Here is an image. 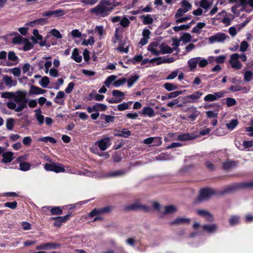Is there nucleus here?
Here are the masks:
<instances>
[{
	"instance_id": "obj_25",
	"label": "nucleus",
	"mask_w": 253,
	"mask_h": 253,
	"mask_svg": "<svg viewBox=\"0 0 253 253\" xmlns=\"http://www.w3.org/2000/svg\"><path fill=\"white\" fill-rule=\"evenodd\" d=\"M33 36L31 37V39L33 42L34 43H38V41H41L42 39V36L39 34V31L37 29L33 30Z\"/></svg>"
},
{
	"instance_id": "obj_9",
	"label": "nucleus",
	"mask_w": 253,
	"mask_h": 253,
	"mask_svg": "<svg viewBox=\"0 0 253 253\" xmlns=\"http://www.w3.org/2000/svg\"><path fill=\"white\" fill-rule=\"evenodd\" d=\"M224 94V92L220 91L214 92L213 94H209L205 96L204 99L207 102L213 101L223 97Z\"/></svg>"
},
{
	"instance_id": "obj_5",
	"label": "nucleus",
	"mask_w": 253,
	"mask_h": 253,
	"mask_svg": "<svg viewBox=\"0 0 253 253\" xmlns=\"http://www.w3.org/2000/svg\"><path fill=\"white\" fill-rule=\"evenodd\" d=\"M181 7L179 8L175 13L174 17L178 18L182 16L184 13L189 11L192 8V5L187 0H183L181 2Z\"/></svg>"
},
{
	"instance_id": "obj_41",
	"label": "nucleus",
	"mask_w": 253,
	"mask_h": 253,
	"mask_svg": "<svg viewBox=\"0 0 253 253\" xmlns=\"http://www.w3.org/2000/svg\"><path fill=\"white\" fill-rule=\"evenodd\" d=\"M53 171H54L57 173L60 172H64L65 171V169H64L62 165L60 164L54 163Z\"/></svg>"
},
{
	"instance_id": "obj_29",
	"label": "nucleus",
	"mask_w": 253,
	"mask_h": 253,
	"mask_svg": "<svg viewBox=\"0 0 253 253\" xmlns=\"http://www.w3.org/2000/svg\"><path fill=\"white\" fill-rule=\"evenodd\" d=\"M48 23V20L46 18H40L34 20L30 22V25L34 26L35 25H43Z\"/></svg>"
},
{
	"instance_id": "obj_6",
	"label": "nucleus",
	"mask_w": 253,
	"mask_h": 253,
	"mask_svg": "<svg viewBox=\"0 0 253 253\" xmlns=\"http://www.w3.org/2000/svg\"><path fill=\"white\" fill-rule=\"evenodd\" d=\"M240 58V54L238 53H234L231 55L229 62L233 68L236 70L240 69L242 67V64L238 60Z\"/></svg>"
},
{
	"instance_id": "obj_54",
	"label": "nucleus",
	"mask_w": 253,
	"mask_h": 253,
	"mask_svg": "<svg viewBox=\"0 0 253 253\" xmlns=\"http://www.w3.org/2000/svg\"><path fill=\"white\" fill-rule=\"evenodd\" d=\"M164 87L168 91H171L177 88V86L171 83H166Z\"/></svg>"
},
{
	"instance_id": "obj_38",
	"label": "nucleus",
	"mask_w": 253,
	"mask_h": 253,
	"mask_svg": "<svg viewBox=\"0 0 253 253\" xmlns=\"http://www.w3.org/2000/svg\"><path fill=\"white\" fill-rule=\"evenodd\" d=\"M20 169L22 171H27L30 169L31 165L29 163L21 162L19 164Z\"/></svg>"
},
{
	"instance_id": "obj_55",
	"label": "nucleus",
	"mask_w": 253,
	"mask_h": 253,
	"mask_svg": "<svg viewBox=\"0 0 253 253\" xmlns=\"http://www.w3.org/2000/svg\"><path fill=\"white\" fill-rule=\"evenodd\" d=\"M237 103L236 100L233 98L228 97L226 98V104L228 107L235 105Z\"/></svg>"
},
{
	"instance_id": "obj_40",
	"label": "nucleus",
	"mask_w": 253,
	"mask_h": 253,
	"mask_svg": "<svg viewBox=\"0 0 253 253\" xmlns=\"http://www.w3.org/2000/svg\"><path fill=\"white\" fill-rule=\"evenodd\" d=\"M139 208H143L146 210L148 209V208L145 206L137 205L136 204H132L129 206H128L127 207H126V209L128 210H135Z\"/></svg>"
},
{
	"instance_id": "obj_12",
	"label": "nucleus",
	"mask_w": 253,
	"mask_h": 253,
	"mask_svg": "<svg viewBox=\"0 0 253 253\" xmlns=\"http://www.w3.org/2000/svg\"><path fill=\"white\" fill-rule=\"evenodd\" d=\"M241 186L239 184H233L224 187L220 191V194L224 195L232 193L240 188Z\"/></svg>"
},
{
	"instance_id": "obj_30",
	"label": "nucleus",
	"mask_w": 253,
	"mask_h": 253,
	"mask_svg": "<svg viewBox=\"0 0 253 253\" xmlns=\"http://www.w3.org/2000/svg\"><path fill=\"white\" fill-rule=\"evenodd\" d=\"M141 18L143 19V23L145 25L151 24L153 23V19L151 15H142Z\"/></svg>"
},
{
	"instance_id": "obj_46",
	"label": "nucleus",
	"mask_w": 253,
	"mask_h": 253,
	"mask_svg": "<svg viewBox=\"0 0 253 253\" xmlns=\"http://www.w3.org/2000/svg\"><path fill=\"white\" fill-rule=\"evenodd\" d=\"M53 15L55 17H59L64 15L66 14L65 11L62 9H58L52 11Z\"/></svg>"
},
{
	"instance_id": "obj_1",
	"label": "nucleus",
	"mask_w": 253,
	"mask_h": 253,
	"mask_svg": "<svg viewBox=\"0 0 253 253\" xmlns=\"http://www.w3.org/2000/svg\"><path fill=\"white\" fill-rule=\"evenodd\" d=\"M117 5H114L110 0H101L99 3L91 8L89 12L98 17H105L110 14Z\"/></svg>"
},
{
	"instance_id": "obj_58",
	"label": "nucleus",
	"mask_w": 253,
	"mask_h": 253,
	"mask_svg": "<svg viewBox=\"0 0 253 253\" xmlns=\"http://www.w3.org/2000/svg\"><path fill=\"white\" fill-rule=\"evenodd\" d=\"M191 39V36L189 33H185L181 38V40L185 42H188L190 41Z\"/></svg>"
},
{
	"instance_id": "obj_17",
	"label": "nucleus",
	"mask_w": 253,
	"mask_h": 253,
	"mask_svg": "<svg viewBox=\"0 0 253 253\" xmlns=\"http://www.w3.org/2000/svg\"><path fill=\"white\" fill-rule=\"evenodd\" d=\"M203 229L204 231L208 233H214L218 229V226L216 224H205L202 226Z\"/></svg>"
},
{
	"instance_id": "obj_37",
	"label": "nucleus",
	"mask_w": 253,
	"mask_h": 253,
	"mask_svg": "<svg viewBox=\"0 0 253 253\" xmlns=\"http://www.w3.org/2000/svg\"><path fill=\"white\" fill-rule=\"evenodd\" d=\"M112 95H113V96L118 98V99H122V101L125 98H124V96H125L124 92H123L120 90H114L112 91Z\"/></svg>"
},
{
	"instance_id": "obj_27",
	"label": "nucleus",
	"mask_w": 253,
	"mask_h": 253,
	"mask_svg": "<svg viewBox=\"0 0 253 253\" xmlns=\"http://www.w3.org/2000/svg\"><path fill=\"white\" fill-rule=\"evenodd\" d=\"M71 58L77 62L80 63L82 61V57L79 54V52L77 48H75L73 49Z\"/></svg>"
},
{
	"instance_id": "obj_26",
	"label": "nucleus",
	"mask_w": 253,
	"mask_h": 253,
	"mask_svg": "<svg viewBox=\"0 0 253 253\" xmlns=\"http://www.w3.org/2000/svg\"><path fill=\"white\" fill-rule=\"evenodd\" d=\"M177 211L176 207L173 205L167 206L165 207V211L163 213L165 214H169L175 213Z\"/></svg>"
},
{
	"instance_id": "obj_56",
	"label": "nucleus",
	"mask_w": 253,
	"mask_h": 253,
	"mask_svg": "<svg viewBox=\"0 0 253 253\" xmlns=\"http://www.w3.org/2000/svg\"><path fill=\"white\" fill-rule=\"evenodd\" d=\"M50 33L54 37H56L57 39H61L62 38V35L60 34V33L57 30L55 29H52L50 31Z\"/></svg>"
},
{
	"instance_id": "obj_2",
	"label": "nucleus",
	"mask_w": 253,
	"mask_h": 253,
	"mask_svg": "<svg viewBox=\"0 0 253 253\" xmlns=\"http://www.w3.org/2000/svg\"><path fill=\"white\" fill-rule=\"evenodd\" d=\"M189 70L194 71L199 65L200 68H204L208 64V61L207 59L201 57H196L190 58L187 62Z\"/></svg>"
},
{
	"instance_id": "obj_45",
	"label": "nucleus",
	"mask_w": 253,
	"mask_h": 253,
	"mask_svg": "<svg viewBox=\"0 0 253 253\" xmlns=\"http://www.w3.org/2000/svg\"><path fill=\"white\" fill-rule=\"evenodd\" d=\"M190 27V24L182 25H180L179 26H174V27H173V30L175 32H177L183 30H187V29H189Z\"/></svg>"
},
{
	"instance_id": "obj_52",
	"label": "nucleus",
	"mask_w": 253,
	"mask_h": 253,
	"mask_svg": "<svg viewBox=\"0 0 253 253\" xmlns=\"http://www.w3.org/2000/svg\"><path fill=\"white\" fill-rule=\"evenodd\" d=\"M231 3L238 2L240 6H245L247 4V0H228Z\"/></svg>"
},
{
	"instance_id": "obj_60",
	"label": "nucleus",
	"mask_w": 253,
	"mask_h": 253,
	"mask_svg": "<svg viewBox=\"0 0 253 253\" xmlns=\"http://www.w3.org/2000/svg\"><path fill=\"white\" fill-rule=\"evenodd\" d=\"M249 44L247 42L243 41L240 44V50L242 52H244L247 50Z\"/></svg>"
},
{
	"instance_id": "obj_16",
	"label": "nucleus",
	"mask_w": 253,
	"mask_h": 253,
	"mask_svg": "<svg viewBox=\"0 0 253 253\" xmlns=\"http://www.w3.org/2000/svg\"><path fill=\"white\" fill-rule=\"evenodd\" d=\"M190 221V219L188 218L182 217H178L171 222V224L180 225L184 224H188Z\"/></svg>"
},
{
	"instance_id": "obj_43",
	"label": "nucleus",
	"mask_w": 253,
	"mask_h": 253,
	"mask_svg": "<svg viewBox=\"0 0 253 253\" xmlns=\"http://www.w3.org/2000/svg\"><path fill=\"white\" fill-rule=\"evenodd\" d=\"M99 0H80L83 5L92 6L96 4Z\"/></svg>"
},
{
	"instance_id": "obj_20",
	"label": "nucleus",
	"mask_w": 253,
	"mask_h": 253,
	"mask_svg": "<svg viewBox=\"0 0 253 253\" xmlns=\"http://www.w3.org/2000/svg\"><path fill=\"white\" fill-rule=\"evenodd\" d=\"M142 114L145 116L151 118L154 116L155 112L152 108L150 107H145L142 110Z\"/></svg>"
},
{
	"instance_id": "obj_48",
	"label": "nucleus",
	"mask_w": 253,
	"mask_h": 253,
	"mask_svg": "<svg viewBox=\"0 0 253 253\" xmlns=\"http://www.w3.org/2000/svg\"><path fill=\"white\" fill-rule=\"evenodd\" d=\"M49 83V80L47 77H43L41 79L40 84L42 87H46Z\"/></svg>"
},
{
	"instance_id": "obj_13",
	"label": "nucleus",
	"mask_w": 253,
	"mask_h": 253,
	"mask_svg": "<svg viewBox=\"0 0 253 253\" xmlns=\"http://www.w3.org/2000/svg\"><path fill=\"white\" fill-rule=\"evenodd\" d=\"M60 246L59 245L53 243L47 242L39 246H37L36 249L38 250H51L57 249Z\"/></svg>"
},
{
	"instance_id": "obj_4",
	"label": "nucleus",
	"mask_w": 253,
	"mask_h": 253,
	"mask_svg": "<svg viewBox=\"0 0 253 253\" xmlns=\"http://www.w3.org/2000/svg\"><path fill=\"white\" fill-rule=\"evenodd\" d=\"M215 194V191L211 188H205L201 190L198 201L202 202L210 199Z\"/></svg>"
},
{
	"instance_id": "obj_10",
	"label": "nucleus",
	"mask_w": 253,
	"mask_h": 253,
	"mask_svg": "<svg viewBox=\"0 0 253 253\" xmlns=\"http://www.w3.org/2000/svg\"><path fill=\"white\" fill-rule=\"evenodd\" d=\"M226 39V36L225 34L218 33L209 39L210 43H213L215 42H223Z\"/></svg>"
},
{
	"instance_id": "obj_21",
	"label": "nucleus",
	"mask_w": 253,
	"mask_h": 253,
	"mask_svg": "<svg viewBox=\"0 0 253 253\" xmlns=\"http://www.w3.org/2000/svg\"><path fill=\"white\" fill-rule=\"evenodd\" d=\"M70 216V214H67L64 216H58L57 220L54 222L53 225L55 226H60L62 223L67 221Z\"/></svg>"
},
{
	"instance_id": "obj_51",
	"label": "nucleus",
	"mask_w": 253,
	"mask_h": 253,
	"mask_svg": "<svg viewBox=\"0 0 253 253\" xmlns=\"http://www.w3.org/2000/svg\"><path fill=\"white\" fill-rule=\"evenodd\" d=\"M129 24V20L126 17H123L120 21V25L124 28L128 27Z\"/></svg>"
},
{
	"instance_id": "obj_11",
	"label": "nucleus",
	"mask_w": 253,
	"mask_h": 253,
	"mask_svg": "<svg viewBox=\"0 0 253 253\" xmlns=\"http://www.w3.org/2000/svg\"><path fill=\"white\" fill-rule=\"evenodd\" d=\"M95 144H97L101 150L105 151L111 145L110 139L109 137H105L100 140L96 141Z\"/></svg>"
},
{
	"instance_id": "obj_53",
	"label": "nucleus",
	"mask_w": 253,
	"mask_h": 253,
	"mask_svg": "<svg viewBox=\"0 0 253 253\" xmlns=\"http://www.w3.org/2000/svg\"><path fill=\"white\" fill-rule=\"evenodd\" d=\"M101 118L105 120L106 123H109L113 122L115 117L112 116L103 114L101 115Z\"/></svg>"
},
{
	"instance_id": "obj_24",
	"label": "nucleus",
	"mask_w": 253,
	"mask_h": 253,
	"mask_svg": "<svg viewBox=\"0 0 253 253\" xmlns=\"http://www.w3.org/2000/svg\"><path fill=\"white\" fill-rule=\"evenodd\" d=\"M187 111H189L192 113V114L188 116V118L191 121H194L200 114V112L197 110L196 108H189L187 109Z\"/></svg>"
},
{
	"instance_id": "obj_14",
	"label": "nucleus",
	"mask_w": 253,
	"mask_h": 253,
	"mask_svg": "<svg viewBox=\"0 0 253 253\" xmlns=\"http://www.w3.org/2000/svg\"><path fill=\"white\" fill-rule=\"evenodd\" d=\"M203 95V93L200 91H197L190 94L186 96V98L187 100L186 102L193 103L196 102Z\"/></svg>"
},
{
	"instance_id": "obj_39",
	"label": "nucleus",
	"mask_w": 253,
	"mask_h": 253,
	"mask_svg": "<svg viewBox=\"0 0 253 253\" xmlns=\"http://www.w3.org/2000/svg\"><path fill=\"white\" fill-rule=\"evenodd\" d=\"M116 78L117 76L115 75L110 76L105 80L104 84H105L106 86L109 87L112 83H114Z\"/></svg>"
},
{
	"instance_id": "obj_28",
	"label": "nucleus",
	"mask_w": 253,
	"mask_h": 253,
	"mask_svg": "<svg viewBox=\"0 0 253 253\" xmlns=\"http://www.w3.org/2000/svg\"><path fill=\"white\" fill-rule=\"evenodd\" d=\"M13 153L11 152H7L2 155L3 159L2 162L4 163L10 162L12 160Z\"/></svg>"
},
{
	"instance_id": "obj_61",
	"label": "nucleus",
	"mask_w": 253,
	"mask_h": 253,
	"mask_svg": "<svg viewBox=\"0 0 253 253\" xmlns=\"http://www.w3.org/2000/svg\"><path fill=\"white\" fill-rule=\"evenodd\" d=\"M182 93L181 91H175L173 92H171L168 94V98L171 99L172 98H175L178 96L179 95Z\"/></svg>"
},
{
	"instance_id": "obj_57",
	"label": "nucleus",
	"mask_w": 253,
	"mask_h": 253,
	"mask_svg": "<svg viewBox=\"0 0 253 253\" xmlns=\"http://www.w3.org/2000/svg\"><path fill=\"white\" fill-rule=\"evenodd\" d=\"M95 42L94 38L93 37H90L87 40H84L82 42V45H87L88 44L92 45Z\"/></svg>"
},
{
	"instance_id": "obj_8",
	"label": "nucleus",
	"mask_w": 253,
	"mask_h": 253,
	"mask_svg": "<svg viewBox=\"0 0 253 253\" xmlns=\"http://www.w3.org/2000/svg\"><path fill=\"white\" fill-rule=\"evenodd\" d=\"M16 39L17 43H23L24 44L23 48L25 51L29 50L33 48V44L30 42L28 39L22 38L20 35L17 34Z\"/></svg>"
},
{
	"instance_id": "obj_64",
	"label": "nucleus",
	"mask_w": 253,
	"mask_h": 253,
	"mask_svg": "<svg viewBox=\"0 0 253 253\" xmlns=\"http://www.w3.org/2000/svg\"><path fill=\"white\" fill-rule=\"evenodd\" d=\"M178 74V71L175 70L172 73H171L167 78V80H172L174 79Z\"/></svg>"
},
{
	"instance_id": "obj_35",
	"label": "nucleus",
	"mask_w": 253,
	"mask_h": 253,
	"mask_svg": "<svg viewBox=\"0 0 253 253\" xmlns=\"http://www.w3.org/2000/svg\"><path fill=\"white\" fill-rule=\"evenodd\" d=\"M139 78V76L138 75H135L130 77L127 80L128 87H131L138 80Z\"/></svg>"
},
{
	"instance_id": "obj_31",
	"label": "nucleus",
	"mask_w": 253,
	"mask_h": 253,
	"mask_svg": "<svg viewBox=\"0 0 253 253\" xmlns=\"http://www.w3.org/2000/svg\"><path fill=\"white\" fill-rule=\"evenodd\" d=\"M206 26V23L204 22H199L196 26H195L192 32L196 34H200L201 33V30Z\"/></svg>"
},
{
	"instance_id": "obj_42",
	"label": "nucleus",
	"mask_w": 253,
	"mask_h": 253,
	"mask_svg": "<svg viewBox=\"0 0 253 253\" xmlns=\"http://www.w3.org/2000/svg\"><path fill=\"white\" fill-rule=\"evenodd\" d=\"M253 78V73L250 71H246L244 75V80L247 82H251Z\"/></svg>"
},
{
	"instance_id": "obj_34",
	"label": "nucleus",
	"mask_w": 253,
	"mask_h": 253,
	"mask_svg": "<svg viewBox=\"0 0 253 253\" xmlns=\"http://www.w3.org/2000/svg\"><path fill=\"white\" fill-rule=\"evenodd\" d=\"M107 109V106L104 104L101 103H96L94 105V108L93 110H94L95 112L97 111H104L106 110Z\"/></svg>"
},
{
	"instance_id": "obj_32",
	"label": "nucleus",
	"mask_w": 253,
	"mask_h": 253,
	"mask_svg": "<svg viewBox=\"0 0 253 253\" xmlns=\"http://www.w3.org/2000/svg\"><path fill=\"white\" fill-rule=\"evenodd\" d=\"M132 101H128L127 102H124L118 105L117 108L119 111H123L127 110L129 108V105L132 104Z\"/></svg>"
},
{
	"instance_id": "obj_15",
	"label": "nucleus",
	"mask_w": 253,
	"mask_h": 253,
	"mask_svg": "<svg viewBox=\"0 0 253 253\" xmlns=\"http://www.w3.org/2000/svg\"><path fill=\"white\" fill-rule=\"evenodd\" d=\"M126 173L125 169H122L108 172L106 175V177H118L124 176Z\"/></svg>"
},
{
	"instance_id": "obj_50",
	"label": "nucleus",
	"mask_w": 253,
	"mask_h": 253,
	"mask_svg": "<svg viewBox=\"0 0 253 253\" xmlns=\"http://www.w3.org/2000/svg\"><path fill=\"white\" fill-rule=\"evenodd\" d=\"M64 96H65V93L63 91H59L57 93L55 98L54 99V102H55L56 103L59 104H62V102H59L57 100V99L63 98L64 97Z\"/></svg>"
},
{
	"instance_id": "obj_33",
	"label": "nucleus",
	"mask_w": 253,
	"mask_h": 253,
	"mask_svg": "<svg viewBox=\"0 0 253 253\" xmlns=\"http://www.w3.org/2000/svg\"><path fill=\"white\" fill-rule=\"evenodd\" d=\"M239 122L237 119L232 120L229 123L226 124V127L230 130L234 129L238 125Z\"/></svg>"
},
{
	"instance_id": "obj_3",
	"label": "nucleus",
	"mask_w": 253,
	"mask_h": 253,
	"mask_svg": "<svg viewBox=\"0 0 253 253\" xmlns=\"http://www.w3.org/2000/svg\"><path fill=\"white\" fill-rule=\"evenodd\" d=\"M26 92L17 91V112L23 110L27 108V99L26 98Z\"/></svg>"
},
{
	"instance_id": "obj_22",
	"label": "nucleus",
	"mask_w": 253,
	"mask_h": 253,
	"mask_svg": "<svg viewBox=\"0 0 253 253\" xmlns=\"http://www.w3.org/2000/svg\"><path fill=\"white\" fill-rule=\"evenodd\" d=\"M159 47L160 49L159 51L162 54L171 53L173 52V49L166 43L160 44Z\"/></svg>"
},
{
	"instance_id": "obj_36",
	"label": "nucleus",
	"mask_w": 253,
	"mask_h": 253,
	"mask_svg": "<svg viewBox=\"0 0 253 253\" xmlns=\"http://www.w3.org/2000/svg\"><path fill=\"white\" fill-rule=\"evenodd\" d=\"M240 222V216L238 215H232L229 219L230 224L232 226L235 225Z\"/></svg>"
},
{
	"instance_id": "obj_44",
	"label": "nucleus",
	"mask_w": 253,
	"mask_h": 253,
	"mask_svg": "<svg viewBox=\"0 0 253 253\" xmlns=\"http://www.w3.org/2000/svg\"><path fill=\"white\" fill-rule=\"evenodd\" d=\"M127 81V80L126 78H122L121 79H119L117 81H115L113 83V85L115 87H119L121 85H123L125 83H126Z\"/></svg>"
},
{
	"instance_id": "obj_63",
	"label": "nucleus",
	"mask_w": 253,
	"mask_h": 253,
	"mask_svg": "<svg viewBox=\"0 0 253 253\" xmlns=\"http://www.w3.org/2000/svg\"><path fill=\"white\" fill-rule=\"evenodd\" d=\"M200 5L204 9H208L210 7V4L207 0H201Z\"/></svg>"
},
{
	"instance_id": "obj_62",
	"label": "nucleus",
	"mask_w": 253,
	"mask_h": 253,
	"mask_svg": "<svg viewBox=\"0 0 253 253\" xmlns=\"http://www.w3.org/2000/svg\"><path fill=\"white\" fill-rule=\"evenodd\" d=\"M218 111L217 110L214 111H209L206 112V114L209 118H217Z\"/></svg>"
},
{
	"instance_id": "obj_19",
	"label": "nucleus",
	"mask_w": 253,
	"mask_h": 253,
	"mask_svg": "<svg viewBox=\"0 0 253 253\" xmlns=\"http://www.w3.org/2000/svg\"><path fill=\"white\" fill-rule=\"evenodd\" d=\"M158 46V43L157 42H153L149 45L147 49L155 55H159L161 54V52L157 49Z\"/></svg>"
},
{
	"instance_id": "obj_23",
	"label": "nucleus",
	"mask_w": 253,
	"mask_h": 253,
	"mask_svg": "<svg viewBox=\"0 0 253 253\" xmlns=\"http://www.w3.org/2000/svg\"><path fill=\"white\" fill-rule=\"evenodd\" d=\"M195 138L194 134L188 133H181L178 135L177 139L181 141H186L194 139Z\"/></svg>"
},
{
	"instance_id": "obj_7",
	"label": "nucleus",
	"mask_w": 253,
	"mask_h": 253,
	"mask_svg": "<svg viewBox=\"0 0 253 253\" xmlns=\"http://www.w3.org/2000/svg\"><path fill=\"white\" fill-rule=\"evenodd\" d=\"M196 213L199 216L204 218L208 222H212L214 220L213 215L208 211L203 209H198L196 210Z\"/></svg>"
},
{
	"instance_id": "obj_59",
	"label": "nucleus",
	"mask_w": 253,
	"mask_h": 253,
	"mask_svg": "<svg viewBox=\"0 0 253 253\" xmlns=\"http://www.w3.org/2000/svg\"><path fill=\"white\" fill-rule=\"evenodd\" d=\"M244 88H246V87H242L239 85H231L229 89L232 92H236L242 90Z\"/></svg>"
},
{
	"instance_id": "obj_49",
	"label": "nucleus",
	"mask_w": 253,
	"mask_h": 253,
	"mask_svg": "<svg viewBox=\"0 0 253 253\" xmlns=\"http://www.w3.org/2000/svg\"><path fill=\"white\" fill-rule=\"evenodd\" d=\"M50 212L52 215H60L62 214V210L60 207H55L50 210Z\"/></svg>"
},
{
	"instance_id": "obj_47",
	"label": "nucleus",
	"mask_w": 253,
	"mask_h": 253,
	"mask_svg": "<svg viewBox=\"0 0 253 253\" xmlns=\"http://www.w3.org/2000/svg\"><path fill=\"white\" fill-rule=\"evenodd\" d=\"M39 140L44 142H50L52 143H55L56 142V140L54 138L49 136L40 138Z\"/></svg>"
},
{
	"instance_id": "obj_18",
	"label": "nucleus",
	"mask_w": 253,
	"mask_h": 253,
	"mask_svg": "<svg viewBox=\"0 0 253 253\" xmlns=\"http://www.w3.org/2000/svg\"><path fill=\"white\" fill-rule=\"evenodd\" d=\"M46 92V90L39 87L32 85L30 86L29 93L31 94H43Z\"/></svg>"
}]
</instances>
